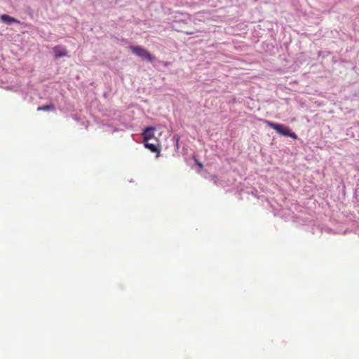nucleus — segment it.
<instances>
[{"label":"nucleus","mask_w":359,"mask_h":359,"mask_svg":"<svg viewBox=\"0 0 359 359\" xmlns=\"http://www.w3.org/2000/svg\"><path fill=\"white\" fill-rule=\"evenodd\" d=\"M212 180H214L215 182H216L217 177L216 176H212Z\"/></svg>","instance_id":"nucleus-9"},{"label":"nucleus","mask_w":359,"mask_h":359,"mask_svg":"<svg viewBox=\"0 0 359 359\" xmlns=\"http://www.w3.org/2000/svg\"><path fill=\"white\" fill-rule=\"evenodd\" d=\"M265 123L267 124V126L274 129L280 135L292 137L294 140L297 139V135L294 133L292 132L289 127L280 123H273L270 121H265Z\"/></svg>","instance_id":"nucleus-1"},{"label":"nucleus","mask_w":359,"mask_h":359,"mask_svg":"<svg viewBox=\"0 0 359 359\" xmlns=\"http://www.w3.org/2000/svg\"><path fill=\"white\" fill-rule=\"evenodd\" d=\"M130 49L135 55L141 57L142 60L151 62L155 58L147 50L141 46H130Z\"/></svg>","instance_id":"nucleus-2"},{"label":"nucleus","mask_w":359,"mask_h":359,"mask_svg":"<svg viewBox=\"0 0 359 359\" xmlns=\"http://www.w3.org/2000/svg\"><path fill=\"white\" fill-rule=\"evenodd\" d=\"M0 18L4 22L7 24H11L12 22H18V21L15 18L6 14L1 15Z\"/></svg>","instance_id":"nucleus-6"},{"label":"nucleus","mask_w":359,"mask_h":359,"mask_svg":"<svg viewBox=\"0 0 359 359\" xmlns=\"http://www.w3.org/2000/svg\"><path fill=\"white\" fill-rule=\"evenodd\" d=\"M154 128H147L144 130L142 133L144 141H151L152 139H155V137H154Z\"/></svg>","instance_id":"nucleus-5"},{"label":"nucleus","mask_w":359,"mask_h":359,"mask_svg":"<svg viewBox=\"0 0 359 359\" xmlns=\"http://www.w3.org/2000/svg\"><path fill=\"white\" fill-rule=\"evenodd\" d=\"M55 109V107L53 104H46L43 106H40L37 108V111H53Z\"/></svg>","instance_id":"nucleus-7"},{"label":"nucleus","mask_w":359,"mask_h":359,"mask_svg":"<svg viewBox=\"0 0 359 359\" xmlns=\"http://www.w3.org/2000/svg\"><path fill=\"white\" fill-rule=\"evenodd\" d=\"M197 165H198L200 169L203 168V165L201 163L196 162Z\"/></svg>","instance_id":"nucleus-8"},{"label":"nucleus","mask_w":359,"mask_h":359,"mask_svg":"<svg viewBox=\"0 0 359 359\" xmlns=\"http://www.w3.org/2000/svg\"><path fill=\"white\" fill-rule=\"evenodd\" d=\"M179 140H180V139H179V137H177V138H176V140H177L176 144H177V145L178 144Z\"/></svg>","instance_id":"nucleus-10"},{"label":"nucleus","mask_w":359,"mask_h":359,"mask_svg":"<svg viewBox=\"0 0 359 359\" xmlns=\"http://www.w3.org/2000/svg\"><path fill=\"white\" fill-rule=\"evenodd\" d=\"M53 50L55 53V57L56 59L67 55V50L65 47L62 46H55L53 48Z\"/></svg>","instance_id":"nucleus-4"},{"label":"nucleus","mask_w":359,"mask_h":359,"mask_svg":"<svg viewBox=\"0 0 359 359\" xmlns=\"http://www.w3.org/2000/svg\"><path fill=\"white\" fill-rule=\"evenodd\" d=\"M144 142L147 149H149L151 152L156 153V156H158L161 149L159 142L156 138L152 139L151 141L146 140Z\"/></svg>","instance_id":"nucleus-3"}]
</instances>
